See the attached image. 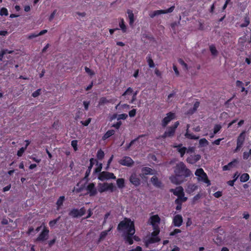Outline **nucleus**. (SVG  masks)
I'll return each mask as SVG.
<instances>
[{"instance_id": "nucleus-1", "label": "nucleus", "mask_w": 251, "mask_h": 251, "mask_svg": "<svg viewBox=\"0 0 251 251\" xmlns=\"http://www.w3.org/2000/svg\"><path fill=\"white\" fill-rule=\"evenodd\" d=\"M175 176L170 177L171 182L176 184H180L184 179L190 176L191 175V171L188 169L183 162L176 164L174 169Z\"/></svg>"}, {"instance_id": "nucleus-16", "label": "nucleus", "mask_w": 251, "mask_h": 251, "mask_svg": "<svg viewBox=\"0 0 251 251\" xmlns=\"http://www.w3.org/2000/svg\"><path fill=\"white\" fill-rule=\"evenodd\" d=\"M170 192L173 193V194L177 197L185 195L183 188L182 186H178L175 189H171Z\"/></svg>"}, {"instance_id": "nucleus-3", "label": "nucleus", "mask_w": 251, "mask_h": 251, "mask_svg": "<svg viewBox=\"0 0 251 251\" xmlns=\"http://www.w3.org/2000/svg\"><path fill=\"white\" fill-rule=\"evenodd\" d=\"M179 122L178 121L176 122L173 126H168L166 130L164 132L161 137L165 139L167 137H172L174 136L176 129L178 126Z\"/></svg>"}, {"instance_id": "nucleus-15", "label": "nucleus", "mask_w": 251, "mask_h": 251, "mask_svg": "<svg viewBox=\"0 0 251 251\" xmlns=\"http://www.w3.org/2000/svg\"><path fill=\"white\" fill-rule=\"evenodd\" d=\"M183 223V218L181 215H175L173 219V224L175 226L180 227Z\"/></svg>"}, {"instance_id": "nucleus-38", "label": "nucleus", "mask_w": 251, "mask_h": 251, "mask_svg": "<svg viewBox=\"0 0 251 251\" xmlns=\"http://www.w3.org/2000/svg\"><path fill=\"white\" fill-rule=\"evenodd\" d=\"M111 228H110L108 230L102 231L100 235L99 241L100 242V241L103 240L105 238V237L107 236V235L108 234V233L111 230Z\"/></svg>"}, {"instance_id": "nucleus-6", "label": "nucleus", "mask_w": 251, "mask_h": 251, "mask_svg": "<svg viewBox=\"0 0 251 251\" xmlns=\"http://www.w3.org/2000/svg\"><path fill=\"white\" fill-rule=\"evenodd\" d=\"M116 178V176L113 173L106 171L100 172L98 176V179L101 181L110 179H115Z\"/></svg>"}, {"instance_id": "nucleus-21", "label": "nucleus", "mask_w": 251, "mask_h": 251, "mask_svg": "<svg viewBox=\"0 0 251 251\" xmlns=\"http://www.w3.org/2000/svg\"><path fill=\"white\" fill-rule=\"evenodd\" d=\"M95 161H96V160H95L93 158H91L90 159V165L88 166L87 171H86L84 177L85 178H87L90 176L92 168L94 164Z\"/></svg>"}, {"instance_id": "nucleus-7", "label": "nucleus", "mask_w": 251, "mask_h": 251, "mask_svg": "<svg viewBox=\"0 0 251 251\" xmlns=\"http://www.w3.org/2000/svg\"><path fill=\"white\" fill-rule=\"evenodd\" d=\"M86 210L84 207H81L79 210L76 208L72 209L69 213V215L73 218L81 217L85 214Z\"/></svg>"}, {"instance_id": "nucleus-47", "label": "nucleus", "mask_w": 251, "mask_h": 251, "mask_svg": "<svg viewBox=\"0 0 251 251\" xmlns=\"http://www.w3.org/2000/svg\"><path fill=\"white\" fill-rule=\"evenodd\" d=\"M222 126L220 124H216L214 126L213 132L214 134H216L218 133L222 129Z\"/></svg>"}, {"instance_id": "nucleus-29", "label": "nucleus", "mask_w": 251, "mask_h": 251, "mask_svg": "<svg viewBox=\"0 0 251 251\" xmlns=\"http://www.w3.org/2000/svg\"><path fill=\"white\" fill-rule=\"evenodd\" d=\"M147 61L148 63V65L151 68H153L154 67L155 65L154 62L152 59L151 54L149 53L148 54L146 57Z\"/></svg>"}, {"instance_id": "nucleus-4", "label": "nucleus", "mask_w": 251, "mask_h": 251, "mask_svg": "<svg viewBox=\"0 0 251 251\" xmlns=\"http://www.w3.org/2000/svg\"><path fill=\"white\" fill-rule=\"evenodd\" d=\"M115 186L112 183H108L107 182H104L103 183H98V190L100 193L107 191H110V192H113L115 191Z\"/></svg>"}, {"instance_id": "nucleus-51", "label": "nucleus", "mask_w": 251, "mask_h": 251, "mask_svg": "<svg viewBox=\"0 0 251 251\" xmlns=\"http://www.w3.org/2000/svg\"><path fill=\"white\" fill-rule=\"evenodd\" d=\"M8 15V12L7 8L2 7L0 10V15L1 16H7Z\"/></svg>"}, {"instance_id": "nucleus-55", "label": "nucleus", "mask_w": 251, "mask_h": 251, "mask_svg": "<svg viewBox=\"0 0 251 251\" xmlns=\"http://www.w3.org/2000/svg\"><path fill=\"white\" fill-rule=\"evenodd\" d=\"M41 89H38L32 94L33 98H36L41 94Z\"/></svg>"}, {"instance_id": "nucleus-60", "label": "nucleus", "mask_w": 251, "mask_h": 251, "mask_svg": "<svg viewBox=\"0 0 251 251\" xmlns=\"http://www.w3.org/2000/svg\"><path fill=\"white\" fill-rule=\"evenodd\" d=\"M177 199H178L179 201L183 203L187 201L188 198L185 197L184 195H183V197L181 196L177 197Z\"/></svg>"}, {"instance_id": "nucleus-34", "label": "nucleus", "mask_w": 251, "mask_h": 251, "mask_svg": "<svg viewBox=\"0 0 251 251\" xmlns=\"http://www.w3.org/2000/svg\"><path fill=\"white\" fill-rule=\"evenodd\" d=\"M200 106V102L198 101H196V102L194 104V106L192 108H190L188 111V113L190 114H193L198 109V107Z\"/></svg>"}, {"instance_id": "nucleus-45", "label": "nucleus", "mask_w": 251, "mask_h": 251, "mask_svg": "<svg viewBox=\"0 0 251 251\" xmlns=\"http://www.w3.org/2000/svg\"><path fill=\"white\" fill-rule=\"evenodd\" d=\"M251 157V149H250L249 151H244L243 153V158L244 160H247Z\"/></svg>"}, {"instance_id": "nucleus-48", "label": "nucleus", "mask_w": 251, "mask_h": 251, "mask_svg": "<svg viewBox=\"0 0 251 251\" xmlns=\"http://www.w3.org/2000/svg\"><path fill=\"white\" fill-rule=\"evenodd\" d=\"M250 24V20L248 17H245L244 18V23L241 24L240 25L241 27H245L248 26V25Z\"/></svg>"}, {"instance_id": "nucleus-17", "label": "nucleus", "mask_w": 251, "mask_h": 251, "mask_svg": "<svg viewBox=\"0 0 251 251\" xmlns=\"http://www.w3.org/2000/svg\"><path fill=\"white\" fill-rule=\"evenodd\" d=\"M201 156L200 154L191 155L188 157L186 161L188 163L194 164L198 162L201 159Z\"/></svg>"}, {"instance_id": "nucleus-14", "label": "nucleus", "mask_w": 251, "mask_h": 251, "mask_svg": "<svg viewBox=\"0 0 251 251\" xmlns=\"http://www.w3.org/2000/svg\"><path fill=\"white\" fill-rule=\"evenodd\" d=\"M150 224L152 226L153 229L157 228L158 224L160 222V218L158 215H154L151 216L150 218Z\"/></svg>"}, {"instance_id": "nucleus-56", "label": "nucleus", "mask_w": 251, "mask_h": 251, "mask_svg": "<svg viewBox=\"0 0 251 251\" xmlns=\"http://www.w3.org/2000/svg\"><path fill=\"white\" fill-rule=\"evenodd\" d=\"M133 92V90L131 87H128L126 90L122 94V96H125L126 95H130Z\"/></svg>"}, {"instance_id": "nucleus-42", "label": "nucleus", "mask_w": 251, "mask_h": 251, "mask_svg": "<svg viewBox=\"0 0 251 251\" xmlns=\"http://www.w3.org/2000/svg\"><path fill=\"white\" fill-rule=\"evenodd\" d=\"M206 174L202 168H199L196 170L195 174L196 176L200 177L201 176Z\"/></svg>"}, {"instance_id": "nucleus-24", "label": "nucleus", "mask_w": 251, "mask_h": 251, "mask_svg": "<svg viewBox=\"0 0 251 251\" xmlns=\"http://www.w3.org/2000/svg\"><path fill=\"white\" fill-rule=\"evenodd\" d=\"M198 186L195 184H189L186 190L188 194H192L198 189Z\"/></svg>"}, {"instance_id": "nucleus-11", "label": "nucleus", "mask_w": 251, "mask_h": 251, "mask_svg": "<svg viewBox=\"0 0 251 251\" xmlns=\"http://www.w3.org/2000/svg\"><path fill=\"white\" fill-rule=\"evenodd\" d=\"M129 180L135 187H138L141 184V179L135 173H132L130 175Z\"/></svg>"}, {"instance_id": "nucleus-23", "label": "nucleus", "mask_w": 251, "mask_h": 251, "mask_svg": "<svg viewBox=\"0 0 251 251\" xmlns=\"http://www.w3.org/2000/svg\"><path fill=\"white\" fill-rule=\"evenodd\" d=\"M65 200V196H62L59 197L56 202L57 210H59L61 208Z\"/></svg>"}, {"instance_id": "nucleus-59", "label": "nucleus", "mask_w": 251, "mask_h": 251, "mask_svg": "<svg viewBox=\"0 0 251 251\" xmlns=\"http://www.w3.org/2000/svg\"><path fill=\"white\" fill-rule=\"evenodd\" d=\"M154 230L151 233L152 236H157L160 232V229L159 227L157 228H155V229H153Z\"/></svg>"}, {"instance_id": "nucleus-36", "label": "nucleus", "mask_w": 251, "mask_h": 251, "mask_svg": "<svg viewBox=\"0 0 251 251\" xmlns=\"http://www.w3.org/2000/svg\"><path fill=\"white\" fill-rule=\"evenodd\" d=\"M119 26H120L121 29L122 30V32L123 33H125L126 32V29H127L126 26L125 24V21L123 19H121L120 22H119Z\"/></svg>"}, {"instance_id": "nucleus-61", "label": "nucleus", "mask_w": 251, "mask_h": 251, "mask_svg": "<svg viewBox=\"0 0 251 251\" xmlns=\"http://www.w3.org/2000/svg\"><path fill=\"white\" fill-rule=\"evenodd\" d=\"M56 12H57V10L56 9L54 10L53 11V12L51 13V14L49 16V21L51 22V21H52V20L53 19V18H54V17Z\"/></svg>"}, {"instance_id": "nucleus-37", "label": "nucleus", "mask_w": 251, "mask_h": 251, "mask_svg": "<svg viewBox=\"0 0 251 251\" xmlns=\"http://www.w3.org/2000/svg\"><path fill=\"white\" fill-rule=\"evenodd\" d=\"M115 133V131L113 129L109 130L106 132L102 137L103 140H106L109 137H111Z\"/></svg>"}, {"instance_id": "nucleus-30", "label": "nucleus", "mask_w": 251, "mask_h": 251, "mask_svg": "<svg viewBox=\"0 0 251 251\" xmlns=\"http://www.w3.org/2000/svg\"><path fill=\"white\" fill-rule=\"evenodd\" d=\"M160 239L158 236H152L149 238L146 242V245L148 246L149 244H153L158 242Z\"/></svg>"}, {"instance_id": "nucleus-18", "label": "nucleus", "mask_w": 251, "mask_h": 251, "mask_svg": "<svg viewBox=\"0 0 251 251\" xmlns=\"http://www.w3.org/2000/svg\"><path fill=\"white\" fill-rule=\"evenodd\" d=\"M153 170L149 167H143L141 169L142 174L140 175V176L142 177H144V175H153Z\"/></svg>"}, {"instance_id": "nucleus-41", "label": "nucleus", "mask_w": 251, "mask_h": 251, "mask_svg": "<svg viewBox=\"0 0 251 251\" xmlns=\"http://www.w3.org/2000/svg\"><path fill=\"white\" fill-rule=\"evenodd\" d=\"M209 142L205 138H202L199 140V145L200 147H205L208 145Z\"/></svg>"}, {"instance_id": "nucleus-27", "label": "nucleus", "mask_w": 251, "mask_h": 251, "mask_svg": "<svg viewBox=\"0 0 251 251\" xmlns=\"http://www.w3.org/2000/svg\"><path fill=\"white\" fill-rule=\"evenodd\" d=\"M126 12L128 14V17L129 19V24L130 25H132L134 22V17L132 11L130 9H127Z\"/></svg>"}, {"instance_id": "nucleus-8", "label": "nucleus", "mask_w": 251, "mask_h": 251, "mask_svg": "<svg viewBox=\"0 0 251 251\" xmlns=\"http://www.w3.org/2000/svg\"><path fill=\"white\" fill-rule=\"evenodd\" d=\"M175 8L174 5L172 6L166 10H157L153 11L151 14H150V16L151 18H153L156 16L159 15L161 14H167L172 12Z\"/></svg>"}, {"instance_id": "nucleus-10", "label": "nucleus", "mask_w": 251, "mask_h": 251, "mask_svg": "<svg viewBox=\"0 0 251 251\" xmlns=\"http://www.w3.org/2000/svg\"><path fill=\"white\" fill-rule=\"evenodd\" d=\"M86 190L87 191V194H89L90 197H93L97 194V189L95 187L94 183L92 182L88 184L86 187Z\"/></svg>"}, {"instance_id": "nucleus-22", "label": "nucleus", "mask_w": 251, "mask_h": 251, "mask_svg": "<svg viewBox=\"0 0 251 251\" xmlns=\"http://www.w3.org/2000/svg\"><path fill=\"white\" fill-rule=\"evenodd\" d=\"M182 145L181 144H180L178 145L174 146V148H177V150L180 153L181 157H183L184 156L187 151V148L185 147H182Z\"/></svg>"}, {"instance_id": "nucleus-9", "label": "nucleus", "mask_w": 251, "mask_h": 251, "mask_svg": "<svg viewBox=\"0 0 251 251\" xmlns=\"http://www.w3.org/2000/svg\"><path fill=\"white\" fill-rule=\"evenodd\" d=\"M118 162L123 166L131 167L134 164V161L129 156H124L122 159L119 160Z\"/></svg>"}, {"instance_id": "nucleus-52", "label": "nucleus", "mask_w": 251, "mask_h": 251, "mask_svg": "<svg viewBox=\"0 0 251 251\" xmlns=\"http://www.w3.org/2000/svg\"><path fill=\"white\" fill-rule=\"evenodd\" d=\"M71 146L73 148L75 151H76L78 150L77 148V141L76 140H73L71 142Z\"/></svg>"}, {"instance_id": "nucleus-54", "label": "nucleus", "mask_w": 251, "mask_h": 251, "mask_svg": "<svg viewBox=\"0 0 251 251\" xmlns=\"http://www.w3.org/2000/svg\"><path fill=\"white\" fill-rule=\"evenodd\" d=\"M85 72L90 76H93L95 75V72L91 70L90 69L88 68L87 67H85Z\"/></svg>"}, {"instance_id": "nucleus-35", "label": "nucleus", "mask_w": 251, "mask_h": 251, "mask_svg": "<svg viewBox=\"0 0 251 251\" xmlns=\"http://www.w3.org/2000/svg\"><path fill=\"white\" fill-rule=\"evenodd\" d=\"M200 106V102L198 101H196V102L194 104V106L192 108H190L188 111V113L190 114H193L198 109V107Z\"/></svg>"}, {"instance_id": "nucleus-39", "label": "nucleus", "mask_w": 251, "mask_h": 251, "mask_svg": "<svg viewBox=\"0 0 251 251\" xmlns=\"http://www.w3.org/2000/svg\"><path fill=\"white\" fill-rule=\"evenodd\" d=\"M250 179V176L247 173L243 174L240 178V181L242 182H245L249 180Z\"/></svg>"}, {"instance_id": "nucleus-46", "label": "nucleus", "mask_w": 251, "mask_h": 251, "mask_svg": "<svg viewBox=\"0 0 251 251\" xmlns=\"http://www.w3.org/2000/svg\"><path fill=\"white\" fill-rule=\"evenodd\" d=\"M60 218V217L59 216L57 218L50 221L49 223V226L50 227H53L55 226V225L57 224V223L58 222Z\"/></svg>"}, {"instance_id": "nucleus-49", "label": "nucleus", "mask_w": 251, "mask_h": 251, "mask_svg": "<svg viewBox=\"0 0 251 251\" xmlns=\"http://www.w3.org/2000/svg\"><path fill=\"white\" fill-rule=\"evenodd\" d=\"M209 49H210L211 54L213 55L216 56L217 55L218 51L216 50V47L214 45H211L209 47Z\"/></svg>"}, {"instance_id": "nucleus-32", "label": "nucleus", "mask_w": 251, "mask_h": 251, "mask_svg": "<svg viewBox=\"0 0 251 251\" xmlns=\"http://www.w3.org/2000/svg\"><path fill=\"white\" fill-rule=\"evenodd\" d=\"M200 106V102L198 101H196V102L194 104V106L192 108H190L188 111V113L190 114H193L198 109V107Z\"/></svg>"}, {"instance_id": "nucleus-19", "label": "nucleus", "mask_w": 251, "mask_h": 251, "mask_svg": "<svg viewBox=\"0 0 251 251\" xmlns=\"http://www.w3.org/2000/svg\"><path fill=\"white\" fill-rule=\"evenodd\" d=\"M135 232H130L125 234L124 239L126 242H127L129 245H131L133 244V236Z\"/></svg>"}, {"instance_id": "nucleus-43", "label": "nucleus", "mask_w": 251, "mask_h": 251, "mask_svg": "<svg viewBox=\"0 0 251 251\" xmlns=\"http://www.w3.org/2000/svg\"><path fill=\"white\" fill-rule=\"evenodd\" d=\"M138 139L139 137H137L131 140L129 144L126 145L125 150L126 151L130 149V148L134 144V143L138 140Z\"/></svg>"}, {"instance_id": "nucleus-53", "label": "nucleus", "mask_w": 251, "mask_h": 251, "mask_svg": "<svg viewBox=\"0 0 251 251\" xmlns=\"http://www.w3.org/2000/svg\"><path fill=\"white\" fill-rule=\"evenodd\" d=\"M128 116L126 114L123 113L119 114L117 118V120H126Z\"/></svg>"}, {"instance_id": "nucleus-31", "label": "nucleus", "mask_w": 251, "mask_h": 251, "mask_svg": "<svg viewBox=\"0 0 251 251\" xmlns=\"http://www.w3.org/2000/svg\"><path fill=\"white\" fill-rule=\"evenodd\" d=\"M188 128H189V125H187V131L185 134V136L186 138L189 139H194V140H197L199 139V136H196L193 133H190L188 132Z\"/></svg>"}, {"instance_id": "nucleus-28", "label": "nucleus", "mask_w": 251, "mask_h": 251, "mask_svg": "<svg viewBox=\"0 0 251 251\" xmlns=\"http://www.w3.org/2000/svg\"><path fill=\"white\" fill-rule=\"evenodd\" d=\"M117 187L119 189H123L125 187V180L124 178H118L116 180Z\"/></svg>"}, {"instance_id": "nucleus-50", "label": "nucleus", "mask_w": 251, "mask_h": 251, "mask_svg": "<svg viewBox=\"0 0 251 251\" xmlns=\"http://www.w3.org/2000/svg\"><path fill=\"white\" fill-rule=\"evenodd\" d=\"M26 150V147H22L18 151L17 155L19 157H21Z\"/></svg>"}, {"instance_id": "nucleus-13", "label": "nucleus", "mask_w": 251, "mask_h": 251, "mask_svg": "<svg viewBox=\"0 0 251 251\" xmlns=\"http://www.w3.org/2000/svg\"><path fill=\"white\" fill-rule=\"evenodd\" d=\"M49 230L44 227L42 232L39 234L36 238V241H44L48 239L49 236Z\"/></svg>"}, {"instance_id": "nucleus-25", "label": "nucleus", "mask_w": 251, "mask_h": 251, "mask_svg": "<svg viewBox=\"0 0 251 251\" xmlns=\"http://www.w3.org/2000/svg\"><path fill=\"white\" fill-rule=\"evenodd\" d=\"M112 99L107 100L105 97H101L99 101V106H102L107 103H113Z\"/></svg>"}, {"instance_id": "nucleus-40", "label": "nucleus", "mask_w": 251, "mask_h": 251, "mask_svg": "<svg viewBox=\"0 0 251 251\" xmlns=\"http://www.w3.org/2000/svg\"><path fill=\"white\" fill-rule=\"evenodd\" d=\"M104 157V153L101 149H100L98 151L97 153V157L98 160H101Z\"/></svg>"}, {"instance_id": "nucleus-64", "label": "nucleus", "mask_w": 251, "mask_h": 251, "mask_svg": "<svg viewBox=\"0 0 251 251\" xmlns=\"http://www.w3.org/2000/svg\"><path fill=\"white\" fill-rule=\"evenodd\" d=\"M39 36L38 33H33L28 35L27 38L28 39H32L34 38Z\"/></svg>"}, {"instance_id": "nucleus-62", "label": "nucleus", "mask_w": 251, "mask_h": 251, "mask_svg": "<svg viewBox=\"0 0 251 251\" xmlns=\"http://www.w3.org/2000/svg\"><path fill=\"white\" fill-rule=\"evenodd\" d=\"M136 113V109H133L129 111L128 112L129 116L130 117H133L135 116Z\"/></svg>"}, {"instance_id": "nucleus-12", "label": "nucleus", "mask_w": 251, "mask_h": 251, "mask_svg": "<svg viewBox=\"0 0 251 251\" xmlns=\"http://www.w3.org/2000/svg\"><path fill=\"white\" fill-rule=\"evenodd\" d=\"M175 118V114L171 112L167 114V116L164 118L162 121V126L165 127L167 125Z\"/></svg>"}, {"instance_id": "nucleus-44", "label": "nucleus", "mask_w": 251, "mask_h": 251, "mask_svg": "<svg viewBox=\"0 0 251 251\" xmlns=\"http://www.w3.org/2000/svg\"><path fill=\"white\" fill-rule=\"evenodd\" d=\"M236 85L237 87L241 88L242 92H244L245 91V88L244 87V83L240 80H237L236 82Z\"/></svg>"}, {"instance_id": "nucleus-5", "label": "nucleus", "mask_w": 251, "mask_h": 251, "mask_svg": "<svg viewBox=\"0 0 251 251\" xmlns=\"http://www.w3.org/2000/svg\"><path fill=\"white\" fill-rule=\"evenodd\" d=\"M246 131H243L238 136L237 139V146L234 152H237L242 147L245 140Z\"/></svg>"}, {"instance_id": "nucleus-26", "label": "nucleus", "mask_w": 251, "mask_h": 251, "mask_svg": "<svg viewBox=\"0 0 251 251\" xmlns=\"http://www.w3.org/2000/svg\"><path fill=\"white\" fill-rule=\"evenodd\" d=\"M198 180L199 181H202L204 183L207 184V186H209L211 185L210 181L208 179L206 174H205L204 175L199 177Z\"/></svg>"}, {"instance_id": "nucleus-63", "label": "nucleus", "mask_w": 251, "mask_h": 251, "mask_svg": "<svg viewBox=\"0 0 251 251\" xmlns=\"http://www.w3.org/2000/svg\"><path fill=\"white\" fill-rule=\"evenodd\" d=\"M180 232H181L180 229L176 228V229H175L173 231H172L170 233V235L174 236V235H176V234L180 233Z\"/></svg>"}, {"instance_id": "nucleus-57", "label": "nucleus", "mask_w": 251, "mask_h": 251, "mask_svg": "<svg viewBox=\"0 0 251 251\" xmlns=\"http://www.w3.org/2000/svg\"><path fill=\"white\" fill-rule=\"evenodd\" d=\"M178 61L179 63L182 66H183L186 70L188 69V66L187 64L184 61V60L182 59L179 58L178 60Z\"/></svg>"}, {"instance_id": "nucleus-33", "label": "nucleus", "mask_w": 251, "mask_h": 251, "mask_svg": "<svg viewBox=\"0 0 251 251\" xmlns=\"http://www.w3.org/2000/svg\"><path fill=\"white\" fill-rule=\"evenodd\" d=\"M200 106V102L198 101H196V102L194 104V106L192 108H190L188 111V113L190 114H193L198 109V107Z\"/></svg>"}, {"instance_id": "nucleus-20", "label": "nucleus", "mask_w": 251, "mask_h": 251, "mask_svg": "<svg viewBox=\"0 0 251 251\" xmlns=\"http://www.w3.org/2000/svg\"><path fill=\"white\" fill-rule=\"evenodd\" d=\"M151 181L152 184L157 188H161L162 187V182L159 180L156 176H153L151 178Z\"/></svg>"}, {"instance_id": "nucleus-2", "label": "nucleus", "mask_w": 251, "mask_h": 251, "mask_svg": "<svg viewBox=\"0 0 251 251\" xmlns=\"http://www.w3.org/2000/svg\"><path fill=\"white\" fill-rule=\"evenodd\" d=\"M117 229L120 231L124 232L125 234L135 232L134 223L130 218H125L118 224Z\"/></svg>"}, {"instance_id": "nucleus-58", "label": "nucleus", "mask_w": 251, "mask_h": 251, "mask_svg": "<svg viewBox=\"0 0 251 251\" xmlns=\"http://www.w3.org/2000/svg\"><path fill=\"white\" fill-rule=\"evenodd\" d=\"M91 121V118H89L84 121H81L80 123L84 126H87L90 123Z\"/></svg>"}]
</instances>
